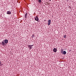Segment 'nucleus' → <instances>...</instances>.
Listing matches in <instances>:
<instances>
[{
  "label": "nucleus",
  "instance_id": "obj_1",
  "mask_svg": "<svg viewBox=\"0 0 76 76\" xmlns=\"http://www.w3.org/2000/svg\"><path fill=\"white\" fill-rule=\"evenodd\" d=\"M4 40H3L2 42L1 43V44L2 45H3V46H4V45H5V43L4 42Z\"/></svg>",
  "mask_w": 76,
  "mask_h": 76
},
{
  "label": "nucleus",
  "instance_id": "obj_2",
  "mask_svg": "<svg viewBox=\"0 0 76 76\" xmlns=\"http://www.w3.org/2000/svg\"><path fill=\"white\" fill-rule=\"evenodd\" d=\"M7 15H11L12 13L10 11H8L7 12Z\"/></svg>",
  "mask_w": 76,
  "mask_h": 76
},
{
  "label": "nucleus",
  "instance_id": "obj_3",
  "mask_svg": "<svg viewBox=\"0 0 76 76\" xmlns=\"http://www.w3.org/2000/svg\"><path fill=\"white\" fill-rule=\"evenodd\" d=\"M3 41H4V42L6 44L8 43V40L6 39L5 40H3Z\"/></svg>",
  "mask_w": 76,
  "mask_h": 76
},
{
  "label": "nucleus",
  "instance_id": "obj_4",
  "mask_svg": "<svg viewBox=\"0 0 76 76\" xmlns=\"http://www.w3.org/2000/svg\"><path fill=\"white\" fill-rule=\"evenodd\" d=\"M57 51V50L56 49V48H54L53 49V51L54 53H56Z\"/></svg>",
  "mask_w": 76,
  "mask_h": 76
},
{
  "label": "nucleus",
  "instance_id": "obj_5",
  "mask_svg": "<svg viewBox=\"0 0 76 76\" xmlns=\"http://www.w3.org/2000/svg\"><path fill=\"white\" fill-rule=\"evenodd\" d=\"M50 23H51V20H48V25L49 26L50 25Z\"/></svg>",
  "mask_w": 76,
  "mask_h": 76
},
{
  "label": "nucleus",
  "instance_id": "obj_6",
  "mask_svg": "<svg viewBox=\"0 0 76 76\" xmlns=\"http://www.w3.org/2000/svg\"><path fill=\"white\" fill-rule=\"evenodd\" d=\"M35 19L36 21H38L39 20L37 16H36V18H35Z\"/></svg>",
  "mask_w": 76,
  "mask_h": 76
},
{
  "label": "nucleus",
  "instance_id": "obj_7",
  "mask_svg": "<svg viewBox=\"0 0 76 76\" xmlns=\"http://www.w3.org/2000/svg\"><path fill=\"white\" fill-rule=\"evenodd\" d=\"M34 45H28V47L29 48H30V49H31L32 48V46H33Z\"/></svg>",
  "mask_w": 76,
  "mask_h": 76
},
{
  "label": "nucleus",
  "instance_id": "obj_8",
  "mask_svg": "<svg viewBox=\"0 0 76 76\" xmlns=\"http://www.w3.org/2000/svg\"><path fill=\"white\" fill-rule=\"evenodd\" d=\"M28 16V13H26L25 15V17L26 18H27V16Z\"/></svg>",
  "mask_w": 76,
  "mask_h": 76
},
{
  "label": "nucleus",
  "instance_id": "obj_9",
  "mask_svg": "<svg viewBox=\"0 0 76 76\" xmlns=\"http://www.w3.org/2000/svg\"><path fill=\"white\" fill-rule=\"evenodd\" d=\"M63 54L65 55V54H66V51H64L63 52Z\"/></svg>",
  "mask_w": 76,
  "mask_h": 76
},
{
  "label": "nucleus",
  "instance_id": "obj_10",
  "mask_svg": "<svg viewBox=\"0 0 76 76\" xmlns=\"http://www.w3.org/2000/svg\"><path fill=\"white\" fill-rule=\"evenodd\" d=\"M64 38H66V35H65L64 36Z\"/></svg>",
  "mask_w": 76,
  "mask_h": 76
},
{
  "label": "nucleus",
  "instance_id": "obj_11",
  "mask_svg": "<svg viewBox=\"0 0 76 76\" xmlns=\"http://www.w3.org/2000/svg\"><path fill=\"white\" fill-rule=\"evenodd\" d=\"M39 1L40 3H41V0H39Z\"/></svg>",
  "mask_w": 76,
  "mask_h": 76
},
{
  "label": "nucleus",
  "instance_id": "obj_12",
  "mask_svg": "<svg viewBox=\"0 0 76 76\" xmlns=\"http://www.w3.org/2000/svg\"><path fill=\"white\" fill-rule=\"evenodd\" d=\"M63 50H61V52H63Z\"/></svg>",
  "mask_w": 76,
  "mask_h": 76
},
{
  "label": "nucleus",
  "instance_id": "obj_13",
  "mask_svg": "<svg viewBox=\"0 0 76 76\" xmlns=\"http://www.w3.org/2000/svg\"><path fill=\"white\" fill-rule=\"evenodd\" d=\"M49 1H51V0H49Z\"/></svg>",
  "mask_w": 76,
  "mask_h": 76
},
{
  "label": "nucleus",
  "instance_id": "obj_14",
  "mask_svg": "<svg viewBox=\"0 0 76 76\" xmlns=\"http://www.w3.org/2000/svg\"><path fill=\"white\" fill-rule=\"evenodd\" d=\"M1 62H0V64H1Z\"/></svg>",
  "mask_w": 76,
  "mask_h": 76
},
{
  "label": "nucleus",
  "instance_id": "obj_15",
  "mask_svg": "<svg viewBox=\"0 0 76 76\" xmlns=\"http://www.w3.org/2000/svg\"><path fill=\"white\" fill-rule=\"evenodd\" d=\"M0 66H1V65H0Z\"/></svg>",
  "mask_w": 76,
  "mask_h": 76
}]
</instances>
